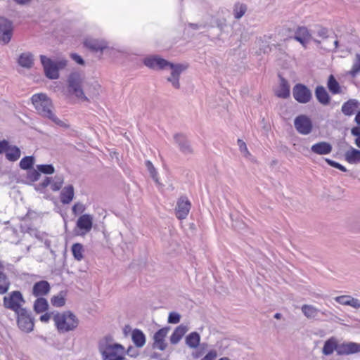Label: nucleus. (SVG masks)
I'll use <instances>...</instances> for the list:
<instances>
[{"label": "nucleus", "instance_id": "f257e3e1", "mask_svg": "<svg viewBox=\"0 0 360 360\" xmlns=\"http://www.w3.org/2000/svg\"><path fill=\"white\" fill-rule=\"evenodd\" d=\"M37 112L42 117H46L54 122L56 125L68 128V125L63 121L58 119L52 111L53 104L51 100L44 94H36L31 98Z\"/></svg>", "mask_w": 360, "mask_h": 360}, {"label": "nucleus", "instance_id": "f03ea898", "mask_svg": "<svg viewBox=\"0 0 360 360\" xmlns=\"http://www.w3.org/2000/svg\"><path fill=\"white\" fill-rule=\"evenodd\" d=\"M54 325L60 333L74 330L79 324L77 317L70 311L57 312L53 316Z\"/></svg>", "mask_w": 360, "mask_h": 360}, {"label": "nucleus", "instance_id": "7ed1b4c3", "mask_svg": "<svg viewBox=\"0 0 360 360\" xmlns=\"http://www.w3.org/2000/svg\"><path fill=\"white\" fill-rule=\"evenodd\" d=\"M40 60L46 77L50 79H58L59 70L65 68L68 64V60L63 58L53 60L44 55L40 56Z\"/></svg>", "mask_w": 360, "mask_h": 360}, {"label": "nucleus", "instance_id": "20e7f679", "mask_svg": "<svg viewBox=\"0 0 360 360\" xmlns=\"http://www.w3.org/2000/svg\"><path fill=\"white\" fill-rule=\"evenodd\" d=\"M83 81L84 76L82 73L79 72H72L68 78V91L82 101H87L89 99L82 88Z\"/></svg>", "mask_w": 360, "mask_h": 360}, {"label": "nucleus", "instance_id": "39448f33", "mask_svg": "<svg viewBox=\"0 0 360 360\" xmlns=\"http://www.w3.org/2000/svg\"><path fill=\"white\" fill-rule=\"evenodd\" d=\"M103 360H127L124 356V347L118 343L106 344L101 348Z\"/></svg>", "mask_w": 360, "mask_h": 360}, {"label": "nucleus", "instance_id": "423d86ee", "mask_svg": "<svg viewBox=\"0 0 360 360\" xmlns=\"http://www.w3.org/2000/svg\"><path fill=\"white\" fill-rule=\"evenodd\" d=\"M3 302L5 308L12 310L15 313L25 309L22 307V305L25 303V300L22 294L18 290L13 291L8 295L4 296Z\"/></svg>", "mask_w": 360, "mask_h": 360}, {"label": "nucleus", "instance_id": "0eeeda50", "mask_svg": "<svg viewBox=\"0 0 360 360\" xmlns=\"http://www.w3.org/2000/svg\"><path fill=\"white\" fill-rule=\"evenodd\" d=\"M13 32V25L11 20L4 16H0V41L7 44L11 40Z\"/></svg>", "mask_w": 360, "mask_h": 360}, {"label": "nucleus", "instance_id": "6e6552de", "mask_svg": "<svg viewBox=\"0 0 360 360\" xmlns=\"http://www.w3.org/2000/svg\"><path fill=\"white\" fill-rule=\"evenodd\" d=\"M143 63L147 68L154 70H163L173 64L157 55L144 58Z\"/></svg>", "mask_w": 360, "mask_h": 360}, {"label": "nucleus", "instance_id": "1a4fd4ad", "mask_svg": "<svg viewBox=\"0 0 360 360\" xmlns=\"http://www.w3.org/2000/svg\"><path fill=\"white\" fill-rule=\"evenodd\" d=\"M294 126L297 132L302 135L309 134L313 129L311 119L305 115L296 117L294 120Z\"/></svg>", "mask_w": 360, "mask_h": 360}, {"label": "nucleus", "instance_id": "9d476101", "mask_svg": "<svg viewBox=\"0 0 360 360\" xmlns=\"http://www.w3.org/2000/svg\"><path fill=\"white\" fill-rule=\"evenodd\" d=\"M15 314H17V322L19 328L26 333L31 332L34 328V321L30 314L26 309Z\"/></svg>", "mask_w": 360, "mask_h": 360}, {"label": "nucleus", "instance_id": "9b49d317", "mask_svg": "<svg viewBox=\"0 0 360 360\" xmlns=\"http://www.w3.org/2000/svg\"><path fill=\"white\" fill-rule=\"evenodd\" d=\"M292 95L295 101L302 104L309 103L312 97L311 91L302 84H297L294 86Z\"/></svg>", "mask_w": 360, "mask_h": 360}, {"label": "nucleus", "instance_id": "f8f14e48", "mask_svg": "<svg viewBox=\"0 0 360 360\" xmlns=\"http://www.w3.org/2000/svg\"><path fill=\"white\" fill-rule=\"evenodd\" d=\"M84 46L89 50L98 53L108 51V43L103 39L87 38L84 41Z\"/></svg>", "mask_w": 360, "mask_h": 360}, {"label": "nucleus", "instance_id": "ddd939ff", "mask_svg": "<svg viewBox=\"0 0 360 360\" xmlns=\"http://www.w3.org/2000/svg\"><path fill=\"white\" fill-rule=\"evenodd\" d=\"M187 66L182 64H172L169 67L171 69V75L167 79L170 82L172 86L175 89H179V77L184 70L186 69Z\"/></svg>", "mask_w": 360, "mask_h": 360}, {"label": "nucleus", "instance_id": "4468645a", "mask_svg": "<svg viewBox=\"0 0 360 360\" xmlns=\"http://www.w3.org/2000/svg\"><path fill=\"white\" fill-rule=\"evenodd\" d=\"M191 202L186 197L180 198L176 207V216L179 219H184L187 217L191 210Z\"/></svg>", "mask_w": 360, "mask_h": 360}, {"label": "nucleus", "instance_id": "2eb2a0df", "mask_svg": "<svg viewBox=\"0 0 360 360\" xmlns=\"http://www.w3.org/2000/svg\"><path fill=\"white\" fill-rule=\"evenodd\" d=\"M93 226V217L89 214L80 216L77 221V227L82 231L79 235H85L89 233Z\"/></svg>", "mask_w": 360, "mask_h": 360}, {"label": "nucleus", "instance_id": "dca6fc26", "mask_svg": "<svg viewBox=\"0 0 360 360\" xmlns=\"http://www.w3.org/2000/svg\"><path fill=\"white\" fill-rule=\"evenodd\" d=\"M360 352V343L354 342H343L338 345V355H349Z\"/></svg>", "mask_w": 360, "mask_h": 360}, {"label": "nucleus", "instance_id": "f3484780", "mask_svg": "<svg viewBox=\"0 0 360 360\" xmlns=\"http://www.w3.org/2000/svg\"><path fill=\"white\" fill-rule=\"evenodd\" d=\"M169 328L168 327H165L159 329L153 336V347L154 348H157L161 351H163L167 347V344L165 343V338L169 332Z\"/></svg>", "mask_w": 360, "mask_h": 360}, {"label": "nucleus", "instance_id": "a211bd4d", "mask_svg": "<svg viewBox=\"0 0 360 360\" xmlns=\"http://www.w3.org/2000/svg\"><path fill=\"white\" fill-rule=\"evenodd\" d=\"M51 290L50 284L46 281H40L36 282L33 287L32 294L36 297H42L47 295Z\"/></svg>", "mask_w": 360, "mask_h": 360}, {"label": "nucleus", "instance_id": "6ab92c4d", "mask_svg": "<svg viewBox=\"0 0 360 360\" xmlns=\"http://www.w3.org/2000/svg\"><path fill=\"white\" fill-rule=\"evenodd\" d=\"M360 102L354 98L349 99L345 102L341 108L342 112L346 116H352L359 108Z\"/></svg>", "mask_w": 360, "mask_h": 360}, {"label": "nucleus", "instance_id": "aec40b11", "mask_svg": "<svg viewBox=\"0 0 360 360\" xmlns=\"http://www.w3.org/2000/svg\"><path fill=\"white\" fill-rule=\"evenodd\" d=\"M279 77V86L275 91V94L277 97L281 98H287L290 96V85L288 82L281 75Z\"/></svg>", "mask_w": 360, "mask_h": 360}, {"label": "nucleus", "instance_id": "412c9836", "mask_svg": "<svg viewBox=\"0 0 360 360\" xmlns=\"http://www.w3.org/2000/svg\"><path fill=\"white\" fill-rule=\"evenodd\" d=\"M333 147L330 143L321 141L311 146V151L316 155H324L331 153Z\"/></svg>", "mask_w": 360, "mask_h": 360}, {"label": "nucleus", "instance_id": "4be33fe9", "mask_svg": "<svg viewBox=\"0 0 360 360\" xmlns=\"http://www.w3.org/2000/svg\"><path fill=\"white\" fill-rule=\"evenodd\" d=\"M74 195V187L72 185L66 186L60 192V200L63 205H68L72 200Z\"/></svg>", "mask_w": 360, "mask_h": 360}, {"label": "nucleus", "instance_id": "5701e85b", "mask_svg": "<svg viewBox=\"0 0 360 360\" xmlns=\"http://www.w3.org/2000/svg\"><path fill=\"white\" fill-rule=\"evenodd\" d=\"M302 312L309 319H319L321 310L311 304H304L301 307Z\"/></svg>", "mask_w": 360, "mask_h": 360}, {"label": "nucleus", "instance_id": "b1692460", "mask_svg": "<svg viewBox=\"0 0 360 360\" xmlns=\"http://www.w3.org/2000/svg\"><path fill=\"white\" fill-rule=\"evenodd\" d=\"M18 63L22 68L30 69L34 65V56L30 52L22 53L19 56Z\"/></svg>", "mask_w": 360, "mask_h": 360}, {"label": "nucleus", "instance_id": "393cba45", "mask_svg": "<svg viewBox=\"0 0 360 360\" xmlns=\"http://www.w3.org/2000/svg\"><path fill=\"white\" fill-rule=\"evenodd\" d=\"M174 140L179 145L181 151L185 154H188L192 152V149L186 136L183 134H176Z\"/></svg>", "mask_w": 360, "mask_h": 360}, {"label": "nucleus", "instance_id": "a878e982", "mask_svg": "<svg viewBox=\"0 0 360 360\" xmlns=\"http://www.w3.org/2000/svg\"><path fill=\"white\" fill-rule=\"evenodd\" d=\"M188 331V328L186 326L180 325L175 328L170 336V342L172 345H176L183 338V336Z\"/></svg>", "mask_w": 360, "mask_h": 360}, {"label": "nucleus", "instance_id": "bb28decb", "mask_svg": "<svg viewBox=\"0 0 360 360\" xmlns=\"http://www.w3.org/2000/svg\"><path fill=\"white\" fill-rule=\"evenodd\" d=\"M315 96L318 101L323 105H328L330 102V96L323 86H318L316 88Z\"/></svg>", "mask_w": 360, "mask_h": 360}, {"label": "nucleus", "instance_id": "cd10ccee", "mask_svg": "<svg viewBox=\"0 0 360 360\" xmlns=\"http://www.w3.org/2000/svg\"><path fill=\"white\" fill-rule=\"evenodd\" d=\"M309 37L310 35L307 28L300 27L295 32L294 39L302 45H305L309 41Z\"/></svg>", "mask_w": 360, "mask_h": 360}, {"label": "nucleus", "instance_id": "c85d7f7f", "mask_svg": "<svg viewBox=\"0 0 360 360\" xmlns=\"http://www.w3.org/2000/svg\"><path fill=\"white\" fill-rule=\"evenodd\" d=\"M131 339L137 347H142L146 343V336L140 329H134L131 333Z\"/></svg>", "mask_w": 360, "mask_h": 360}, {"label": "nucleus", "instance_id": "c756f323", "mask_svg": "<svg viewBox=\"0 0 360 360\" xmlns=\"http://www.w3.org/2000/svg\"><path fill=\"white\" fill-rule=\"evenodd\" d=\"M345 160L350 164H356L360 162V150L354 148H351L345 152Z\"/></svg>", "mask_w": 360, "mask_h": 360}, {"label": "nucleus", "instance_id": "7c9ffc66", "mask_svg": "<svg viewBox=\"0 0 360 360\" xmlns=\"http://www.w3.org/2000/svg\"><path fill=\"white\" fill-rule=\"evenodd\" d=\"M186 344L190 348H197L200 345V336L197 332H192L186 337Z\"/></svg>", "mask_w": 360, "mask_h": 360}, {"label": "nucleus", "instance_id": "2f4dec72", "mask_svg": "<svg viewBox=\"0 0 360 360\" xmlns=\"http://www.w3.org/2000/svg\"><path fill=\"white\" fill-rule=\"evenodd\" d=\"M33 308L37 314H41L47 311L49 303L45 298L37 297L34 302Z\"/></svg>", "mask_w": 360, "mask_h": 360}, {"label": "nucleus", "instance_id": "473e14b6", "mask_svg": "<svg viewBox=\"0 0 360 360\" xmlns=\"http://www.w3.org/2000/svg\"><path fill=\"white\" fill-rule=\"evenodd\" d=\"M338 345L334 338H330L326 340L323 347V353L325 355L331 354L335 350L338 352Z\"/></svg>", "mask_w": 360, "mask_h": 360}, {"label": "nucleus", "instance_id": "72a5a7b5", "mask_svg": "<svg viewBox=\"0 0 360 360\" xmlns=\"http://www.w3.org/2000/svg\"><path fill=\"white\" fill-rule=\"evenodd\" d=\"M20 155L21 152L20 148L15 146L11 145L5 155L8 160L15 162L20 158Z\"/></svg>", "mask_w": 360, "mask_h": 360}, {"label": "nucleus", "instance_id": "f704fd0d", "mask_svg": "<svg viewBox=\"0 0 360 360\" xmlns=\"http://www.w3.org/2000/svg\"><path fill=\"white\" fill-rule=\"evenodd\" d=\"M327 86L330 92L333 94H338L341 92L340 86L333 75L329 76Z\"/></svg>", "mask_w": 360, "mask_h": 360}, {"label": "nucleus", "instance_id": "c9c22d12", "mask_svg": "<svg viewBox=\"0 0 360 360\" xmlns=\"http://www.w3.org/2000/svg\"><path fill=\"white\" fill-rule=\"evenodd\" d=\"M11 283L7 276L0 271V295L6 293L10 288Z\"/></svg>", "mask_w": 360, "mask_h": 360}, {"label": "nucleus", "instance_id": "e433bc0d", "mask_svg": "<svg viewBox=\"0 0 360 360\" xmlns=\"http://www.w3.org/2000/svg\"><path fill=\"white\" fill-rule=\"evenodd\" d=\"M247 11V6L245 4L237 3L233 7V15L237 20L241 18Z\"/></svg>", "mask_w": 360, "mask_h": 360}, {"label": "nucleus", "instance_id": "4c0bfd02", "mask_svg": "<svg viewBox=\"0 0 360 360\" xmlns=\"http://www.w3.org/2000/svg\"><path fill=\"white\" fill-rule=\"evenodd\" d=\"M360 72V54L357 53L353 61L352 69L348 74L352 77H355Z\"/></svg>", "mask_w": 360, "mask_h": 360}, {"label": "nucleus", "instance_id": "58836bf2", "mask_svg": "<svg viewBox=\"0 0 360 360\" xmlns=\"http://www.w3.org/2000/svg\"><path fill=\"white\" fill-rule=\"evenodd\" d=\"M34 164V158L33 156H26L21 159L19 166L22 169L28 170L32 168Z\"/></svg>", "mask_w": 360, "mask_h": 360}, {"label": "nucleus", "instance_id": "ea45409f", "mask_svg": "<svg viewBox=\"0 0 360 360\" xmlns=\"http://www.w3.org/2000/svg\"><path fill=\"white\" fill-rule=\"evenodd\" d=\"M84 248L82 244L75 243L72 246V252L75 259L81 261L83 258Z\"/></svg>", "mask_w": 360, "mask_h": 360}, {"label": "nucleus", "instance_id": "a19ab883", "mask_svg": "<svg viewBox=\"0 0 360 360\" xmlns=\"http://www.w3.org/2000/svg\"><path fill=\"white\" fill-rule=\"evenodd\" d=\"M51 303L53 306L56 307H60L65 305V295L63 294V292H60L57 295H54L51 299Z\"/></svg>", "mask_w": 360, "mask_h": 360}, {"label": "nucleus", "instance_id": "79ce46f5", "mask_svg": "<svg viewBox=\"0 0 360 360\" xmlns=\"http://www.w3.org/2000/svg\"><path fill=\"white\" fill-rule=\"evenodd\" d=\"M64 179L61 175H56L53 179V182L51 184V188L53 191H59L63 184Z\"/></svg>", "mask_w": 360, "mask_h": 360}, {"label": "nucleus", "instance_id": "37998d69", "mask_svg": "<svg viewBox=\"0 0 360 360\" xmlns=\"http://www.w3.org/2000/svg\"><path fill=\"white\" fill-rule=\"evenodd\" d=\"M38 171L43 174H51L54 173L55 169L51 164L37 165Z\"/></svg>", "mask_w": 360, "mask_h": 360}, {"label": "nucleus", "instance_id": "c03bdc74", "mask_svg": "<svg viewBox=\"0 0 360 360\" xmlns=\"http://www.w3.org/2000/svg\"><path fill=\"white\" fill-rule=\"evenodd\" d=\"M146 167H147L148 171L149 172L150 176L155 181H158V172L153 166V163L147 160L146 162Z\"/></svg>", "mask_w": 360, "mask_h": 360}, {"label": "nucleus", "instance_id": "a18cd8bd", "mask_svg": "<svg viewBox=\"0 0 360 360\" xmlns=\"http://www.w3.org/2000/svg\"><path fill=\"white\" fill-rule=\"evenodd\" d=\"M181 316L177 312H170L168 316V323L172 324H176L180 321Z\"/></svg>", "mask_w": 360, "mask_h": 360}, {"label": "nucleus", "instance_id": "49530a36", "mask_svg": "<svg viewBox=\"0 0 360 360\" xmlns=\"http://www.w3.org/2000/svg\"><path fill=\"white\" fill-rule=\"evenodd\" d=\"M335 301L337 302L338 303L342 304V305H345V306H349V295H341V296H338V297H335L334 298Z\"/></svg>", "mask_w": 360, "mask_h": 360}, {"label": "nucleus", "instance_id": "de8ad7c7", "mask_svg": "<svg viewBox=\"0 0 360 360\" xmlns=\"http://www.w3.org/2000/svg\"><path fill=\"white\" fill-rule=\"evenodd\" d=\"M238 145L240 152L243 153L245 157L250 155V153L248 150L246 143L243 140L238 139Z\"/></svg>", "mask_w": 360, "mask_h": 360}, {"label": "nucleus", "instance_id": "09e8293b", "mask_svg": "<svg viewBox=\"0 0 360 360\" xmlns=\"http://www.w3.org/2000/svg\"><path fill=\"white\" fill-rule=\"evenodd\" d=\"M210 26H212L211 25H209L207 23L205 22H198V23H188V27L192 30H197L202 28H205Z\"/></svg>", "mask_w": 360, "mask_h": 360}, {"label": "nucleus", "instance_id": "8fccbe9b", "mask_svg": "<svg viewBox=\"0 0 360 360\" xmlns=\"http://www.w3.org/2000/svg\"><path fill=\"white\" fill-rule=\"evenodd\" d=\"M85 210V207L80 202L75 203L72 207V212L75 214L82 213Z\"/></svg>", "mask_w": 360, "mask_h": 360}, {"label": "nucleus", "instance_id": "3c124183", "mask_svg": "<svg viewBox=\"0 0 360 360\" xmlns=\"http://www.w3.org/2000/svg\"><path fill=\"white\" fill-rule=\"evenodd\" d=\"M11 145L6 140L0 141V154L6 153Z\"/></svg>", "mask_w": 360, "mask_h": 360}, {"label": "nucleus", "instance_id": "603ef678", "mask_svg": "<svg viewBox=\"0 0 360 360\" xmlns=\"http://www.w3.org/2000/svg\"><path fill=\"white\" fill-rule=\"evenodd\" d=\"M217 356L216 350H210L201 360H214Z\"/></svg>", "mask_w": 360, "mask_h": 360}, {"label": "nucleus", "instance_id": "864d4df0", "mask_svg": "<svg viewBox=\"0 0 360 360\" xmlns=\"http://www.w3.org/2000/svg\"><path fill=\"white\" fill-rule=\"evenodd\" d=\"M349 306L358 309L360 308V300L349 296Z\"/></svg>", "mask_w": 360, "mask_h": 360}, {"label": "nucleus", "instance_id": "5fc2aeb1", "mask_svg": "<svg viewBox=\"0 0 360 360\" xmlns=\"http://www.w3.org/2000/svg\"><path fill=\"white\" fill-rule=\"evenodd\" d=\"M25 232L28 233L30 235L34 236V237H36L37 238H41L40 232L36 229H34L32 227H27L26 229V230L25 231Z\"/></svg>", "mask_w": 360, "mask_h": 360}, {"label": "nucleus", "instance_id": "6e6d98bb", "mask_svg": "<svg viewBox=\"0 0 360 360\" xmlns=\"http://www.w3.org/2000/svg\"><path fill=\"white\" fill-rule=\"evenodd\" d=\"M40 176L39 172L37 170H32L29 174V178L33 181H37Z\"/></svg>", "mask_w": 360, "mask_h": 360}, {"label": "nucleus", "instance_id": "4d7b16f0", "mask_svg": "<svg viewBox=\"0 0 360 360\" xmlns=\"http://www.w3.org/2000/svg\"><path fill=\"white\" fill-rule=\"evenodd\" d=\"M71 58L72 60H74L79 65H83L84 63V60L83 58L77 53H72Z\"/></svg>", "mask_w": 360, "mask_h": 360}, {"label": "nucleus", "instance_id": "13d9d810", "mask_svg": "<svg viewBox=\"0 0 360 360\" xmlns=\"http://www.w3.org/2000/svg\"><path fill=\"white\" fill-rule=\"evenodd\" d=\"M351 134L356 138L360 137V125L354 127L351 129Z\"/></svg>", "mask_w": 360, "mask_h": 360}, {"label": "nucleus", "instance_id": "bf43d9fd", "mask_svg": "<svg viewBox=\"0 0 360 360\" xmlns=\"http://www.w3.org/2000/svg\"><path fill=\"white\" fill-rule=\"evenodd\" d=\"M125 353H127V355L132 357L136 356L138 354V352L136 351V349L132 347H129L127 349V352H125Z\"/></svg>", "mask_w": 360, "mask_h": 360}, {"label": "nucleus", "instance_id": "052dcab7", "mask_svg": "<svg viewBox=\"0 0 360 360\" xmlns=\"http://www.w3.org/2000/svg\"><path fill=\"white\" fill-rule=\"evenodd\" d=\"M332 43L333 46L331 47H325V49L329 51H335L338 46L339 41L338 39H335L332 41Z\"/></svg>", "mask_w": 360, "mask_h": 360}, {"label": "nucleus", "instance_id": "680f3d73", "mask_svg": "<svg viewBox=\"0 0 360 360\" xmlns=\"http://www.w3.org/2000/svg\"><path fill=\"white\" fill-rule=\"evenodd\" d=\"M51 319V314L46 312L39 317V320L43 323H47Z\"/></svg>", "mask_w": 360, "mask_h": 360}, {"label": "nucleus", "instance_id": "e2e57ef3", "mask_svg": "<svg viewBox=\"0 0 360 360\" xmlns=\"http://www.w3.org/2000/svg\"><path fill=\"white\" fill-rule=\"evenodd\" d=\"M51 184V178L49 177H46L40 184H39V186L42 188H44L46 187H47L49 185Z\"/></svg>", "mask_w": 360, "mask_h": 360}, {"label": "nucleus", "instance_id": "0e129e2a", "mask_svg": "<svg viewBox=\"0 0 360 360\" xmlns=\"http://www.w3.org/2000/svg\"><path fill=\"white\" fill-rule=\"evenodd\" d=\"M327 34V30L325 28H323L320 30L318 32L319 36L322 37L323 38H326L327 41H329L330 37L326 35Z\"/></svg>", "mask_w": 360, "mask_h": 360}, {"label": "nucleus", "instance_id": "69168bd1", "mask_svg": "<svg viewBox=\"0 0 360 360\" xmlns=\"http://www.w3.org/2000/svg\"><path fill=\"white\" fill-rule=\"evenodd\" d=\"M326 162L331 167H334V168H337L338 165V162L334 161V160H330V159H328L326 158Z\"/></svg>", "mask_w": 360, "mask_h": 360}, {"label": "nucleus", "instance_id": "338daca9", "mask_svg": "<svg viewBox=\"0 0 360 360\" xmlns=\"http://www.w3.org/2000/svg\"><path fill=\"white\" fill-rule=\"evenodd\" d=\"M354 121L357 125H360V110L356 112Z\"/></svg>", "mask_w": 360, "mask_h": 360}, {"label": "nucleus", "instance_id": "774afa93", "mask_svg": "<svg viewBox=\"0 0 360 360\" xmlns=\"http://www.w3.org/2000/svg\"><path fill=\"white\" fill-rule=\"evenodd\" d=\"M18 4L25 5L28 4L31 0H14Z\"/></svg>", "mask_w": 360, "mask_h": 360}]
</instances>
